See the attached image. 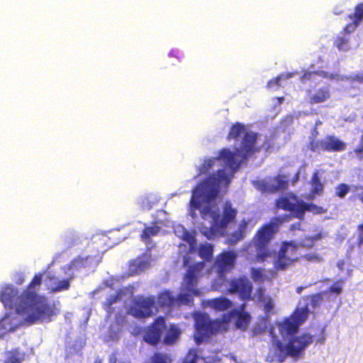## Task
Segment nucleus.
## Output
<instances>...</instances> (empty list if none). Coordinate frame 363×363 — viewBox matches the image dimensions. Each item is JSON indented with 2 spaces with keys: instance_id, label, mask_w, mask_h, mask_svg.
<instances>
[{
  "instance_id": "f257e3e1",
  "label": "nucleus",
  "mask_w": 363,
  "mask_h": 363,
  "mask_svg": "<svg viewBox=\"0 0 363 363\" xmlns=\"http://www.w3.org/2000/svg\"><path fill=\"white\" fill-rule=\"evenodd\" d=\"M41 273L35 274L26 289L18 295V291L11 284L4 285L0 291V301L6 308H14L16 313L23 315V324L27 326L50 321L55 315L54 308L45 297L38 294L42 284Z\"/></svg>"
},
{
  "instance_id": "f03ea898",
  "label": "nucleus",
  "mask_w": 363,
  "mask_h": 363,
  "mask_svg": "<svg viewBox=\"0 0 363 363\" xmlns=\"http://www.w3.org/2000/svg\"><path fill=\"white\" fill-rule=\"evenodd\" d=\"M241 136L240 146L233 152L235 157L238 156L240 158L239 161L237 160L240 164L251 157H255V155L259 152L262 148L267 151L272 147L271 142L267 138L261 145H258L257 144L258 133L247 130L244 124L237 122L230 127L227 140L229 141L238 140Z\"/></svg>"
},
{
  "instance_id": "7ed1b4c3",
  "label": "nucleus",
  "mask_w": 363,
  "mask_h": 363,
  "mask_svg": "<svg viewBox=\"0 0 363 363\" xmlns=\"http://www.w3.org/2000/svg\"><path fill=\"white\" fill-rule=\"evenodd\" d=\"M235 317V327L242 331H245L251 321L250 314L247 311L233 309L221 315L220 318L213 320H206L205 318L197 319L196 328L198 334L202 337H209L219 332H225L228 330L230 319Z\"/></svg>"
},
{
  "instance_id": "20e7f679",
  "label": "nucleus",
  "mask_w": 363,
  "mask_h": 363,
  "mask_svg": "<svg viewBox=\"0 0 363 363\" xmlns=\"http://www.w3.org/2000/svg\"><path fill=\"white\" fill-rule=\"evenodd\" d=\"M289 218V216L283 218L274 217L257 230L252 239V244L256 252L255 259L257 262H263L272 257L269 244L278 233L282 223L288 220Z\"/></svg>"
},
{
  "instance_id": "39448f33",
  "label": "nucleus",
  "mask_w": 363,
  "mask_h": 363,
  "mask_svg": "<svg viewBox=\"0 0 363 363\" xmlns=\"http://www.w3.org/2000/svg\"><path fill=\"white\" fill-rule=\"evenodd\" d=\"M312 342L313 336L308 333L291 337L286 345L278 339H274L270 348L273 354L268 355L266 359L269 362L276 359L277 362L281 363L287 357L296 358Z\"/></svg>"
},
{
  "instance_id": "423d86ee",
  "label": "nucleus",
  "mask_w": 363,
  "mask_h": 363,
  "mask_svg": "<svg viewBox=\"0 0 363 363\" xmlns=\"http://www.w3.org/2000/svg\"><path fill=\"white\" fill-rule=\"evenodd\" d=\"M277 208L289 211L291 217L302 220L306 212H313L318 209L313 203L304 202L295 194L281 197L276 201Z\"/></svg>"
},
{
  "instance_id": "0eeeda50",
  "label": "nucleus",
  "mask_w": 363,
  "mask_h": 363,
  "mask_svg": "<svg viewBox=\"0 0 363 363\" xmlns=\"http://www.w3.org/2000/svg\"><path fill=\"white\" fill-rule=\"evenodd\" d=\"M237 213V210L233 208L231 203L226 201L223 206L222 217L216 220V223L211 224L209 228L203 227L201 230V233L208 239H213L221 235L222 231L228 224L235 220Z\"/></svg>"
},
{
  "instance_id": "6e6552de",
  "label": "nucleus",
  "mask_w": 363,
  "mask_h": 363,
  "mask_svg": "<svg viewBox=\"0 0 363 363\" xmlns=\"http://www.w3.org/2000/svg\"><path fill=\"white\" fill-rule=\"evenodd\" d=\"M309 314V309L307 306L296 307L294 312L283 320L278 325L280 334L283 336L295 335L300 326L307 320Z\"/></svg>"
},
{
  "instance_id": "1a4fd4ad",
  "label": "nucleus",
  "mask_w": 363,
  "mask_h": 363,
  "mask_svg": "<svg viewBox=\"0 0 363 363\" xmlns=\"http://www.w3.org/2000/svg\"><path fill=\"white\" fill-rule=\"evenodd\" d=\"M223 160L225 165L232 170L233 174L240 167V163L237 162L235 155L228 148H223L219 151L216 157L204 160L203 162L198 167V175L207 174L213 167L217 161Z\"/></svg>"
},
{
  "instance_id": "9d476101",
  "label": "nucleus",
  "mask_w": 363,
  "mask_h": 363,
  "mask_svg": "<svg viewBox=\"0 0 363 363\" xmlns=\"http://www.w3.org/2000/svg\"><path fill=\"white\" fill-rule=\"evenodd\" d=\"M298 259V245L292 241L284 242L274 260V268L277 271L285 270Z\"/></svg>"
},
{
  "instance_id": "9b49d317",
  "label": "nucleus",
  "mask_w": 363,
  "mask_h": 363,
  "mask_svg": "<svg viewBox=\"0 0 363 363\" xmlns=\"http://www.w3.org/2000/svg\"><path fill=\"white\" fill-rule=\"evenodd\" d=\"M156 300L155 296H140L134 298L128 309V313L136 318H146L154 314Z\"/></svg>"
},
{
  "instance_id": "f8f14e48",
  "label": "nucleus",
  "mask_w": 363,
  "mask_h": 363,
  "mask_svg": "<svg viewBox=\"0 0 363 363\" xmlns=\"http://www.w3.org/2000/svg\"><path fill=\"white\" fill-rule=\"evenodd\" d=\"M230 181L231 177L223 169L210 174L202 183L206 196L209 199L215 198L218 193L219 186L228 185Z\"/></svg>"
},
{
  "instance_id": "ddd939ff",
  "label": "nucleus",
  "mask_w": 363,
  "mask_h": 363,
  "mask_svg": "<svg viewBox=\"0 0 363 363\" xmlns=\"http://www.w3.org/2000/svg\"><path fill=\"white\" fill-rule=\"evenodd\" d=\"M237 257L233 250H225L216 256L213 267L220 278L224 279L226 274L234 269Z\"/></svg>"
},
{
  "instance_id": "4468645a",
  "label": "nucleus",
  "mask_w": 363,
  "mask_h": 363,
  "mask_svg": "<svg viewBox=\"0 0 363 363\" xmlns=\"http://www.w3.org/2000/svg\"><path fill=\"white\" fill-rule=\"evenodd\" d=\"M252 284L245 276L234 277L229 281L228 291L230 294H238L244 301L253 300L252 296Z\"/></svg>"
},
{
  "instance_id": "2eb2a0df",
  "label": "nucleus",
  "mask_w": 363,
  "mask_h": 363,
  "mask_svg": "<svg viewBox=\"0 0 363 363\" xmlns=\"http://www.w3.org/2000/svg\"><path fill=\"white\" fill-rule=\"evenodd\" d=\"M167 328L166 320L163 316H158L145 329L143 340L147 344L156 346L161 341L164 330Z\"/></svg>"
},
{
  "instance_id": "dca6fc26",
  "label": "nucleus",
  "mask_w": 363,
  "mask_h": 363,
  "mask_svg": "<svg viewBox=\"0 0 363 363\" xmlns=\"http://www.w3.org/2000/svg\"><path fill=\"white\" fill-rule=\"evenodd\" d=\"M206 266L203 261L199 262L190 266L184 278V289L189 292L198 295L199 291L196 289L198 283V278L202 274V272Z\"/></svg>"
},
{
  "instance_id": "f3484780",
  "label": "nucleus",
  "mask_w": 363,
  "mask_h": 363,
  "mask_svg": "<svg viewBox=\"0 0 363 363\" xmlns=\"http://www.w3.org/2000/svg\"><path fill=\"white\" fill-rule=\"evenodd\" d=\"M343 285V281H333L327 279L321 281V286H319L321 289L319 291V301L326 299L328 301H335L337 296L342 293Z\"/></svg>"
},
{
  "instance_id": "a211bd4d",
  "label": "nucleus",
  "mask_w": 363,
  "mask_h": 363,
  "mask_svg": "<svg viewBox=\"0 0 363 363\" xmlns=\"http://www.w3.org/2000/svg\"><path fill=\"white\" fill-rule=\"evenodd\" d=\"M347 18L350 19L352 22L347 23L343 28V33L345 34H350L355 31L363 21V2L357 4L354 6L353 13L348 15Z\"/></svg>"
},
{
  "instance_id": "6ab92c4d",
  "label": "nucleus",
  "mask_w": 363,
  "mask_h": 363,
  "mask_svg": "<svg viewBox=\"0 0 363 363\" xmlns=\"http://www.w3.org/2000/svg\"><path fill=\"white\" fill-rule=\"evenodd\" d=\"M288 180L286 175L278 174L269 178L263 183L264 189L270 193L284 190L288 187Z\"/></svg>"
},
{
  "instance_id": "aec40b11",
  "label": "nucleus",
  "mask_w": 363,
  "mask_h": 363,
  "mask_svg": "<svg viewBox=\"0 0 363 363\" xmlns=\"http://www.w3.org/2000/svg\"><path fill=\"white\" fill-rule=\"evenodd\" d=\"M190 203L192 208L200 211L202 218L207 219L208 218H211L213 220L211 224H214L216 220L220 218V213L218 211H213L210 206H202L200 201L194 194L191 199Z\"/></svg>"
},
{
  "instance_id": "412c9836",
  "label": "nucleus",
  "mask_w": 363,
  "mask_h": 363,
  "mask_svg": "<svg viewBox=\"0 0 363 363\" xmlns=\"http://www.w3.org/2000/svg\"><path fill=\"white\" fill-rule=\"evenodd\" d=\"M207 306L216 311H224L231 308L233 306L232 301L226 297L220 296L209 299L206 303Z\"/></svg>"
},
{
  "instance_id": "4be33fe9",
  "label": "nucleus",
  "mask_w": 363,
  "mask_h": 363,
  "mask_svg": "<svg viewBox=\"0 0 363 363\" xmlns=\"http://www.w3.org/2000/svg\"><path fill=\"white\" fill-rule=\"evenodd\" d=\"M320 145L325 150L341 151L345 148V143L333 136H328L323 139Z\"/></svg>"
},
{
  "instance_id": "5701e85b",
  "label": "nucleus",
  "mask_w": 363,
  "mask_h": 363,
  "mask_svg": "<svg viewBox=\"0 0 363 363\" xmlns=\"http://www.w3.org/2000/svg\"><path fill=\"white\" fill-rule=\"evenodd\" d=\"M182 334L181 329L175 324H171L167 330L163 343L167 345H172L176 343Z\"/></svg>"
},
{
  "instance_id": "b1692460",
  "label": "nucleus",
  "mask_w": 363,
  "mask_h": 363,
  "mask_svg": "<svg viewBox=\"0 0 363 363\" xmlns=\"http://www.w3.org/2000/svg\"><path fill=\"white\" fill-rule=\"evenodd\" d=\"M161 228L157 225L156 222H153L151 225L145 226L140 234L141 240L147 243L152 237L156 236L159 234Z\"/></svg>"
},
{
  "instance_id": "393cba45",
  "label": "nucleus",
  "mask_w": 363,
  "mask_h": 363,
  "mask_svg": "<svg viewBox=\"0 0 363 363\" xmlns=\"http://www.w3.org/2000/svg\"><path fill=\"white\" fill-rule=\"evenodd\" d=\"M157 302L162 307H172L177 304L176 297L169 291L161 292L157 296Z\"/></svg>"
},
{
  "instance_id": "a878e982",
  "label": "nucleus",
  "mask_w": 363,
  "mask_h": 363,
  "mask_svg": "<svg viewBox=\"0 0 363 363\" xmlns=\"http://www.w3.org/2000/svg\"><path fill=\"white\" fill-rule=\"evenodd\" d=\"M122 294L123 292L121 290H118L115 294L107 297L106 301L103 303V308L109 315L113 313L114 308L112 307V306L121 299Z\"/></svg>"
},
{
  "instance_id": "bb28decb",
  "label": "nucleus",
  "mask_w": 363,
  "mask_h": 363,
  "mask_svg": "<svg viewBox=\"0 0 363 363\" xmlns=\"http://www.w3.org/2000/svg\"><path fill=\"white\" fill-rule=\"evenodd\" d=\"M198 252L199 255L204 261H211L213 254V246L210 243H202L199 245Z\"/></svg>"
},
{
  "instance_id": "cd10ccee",
  "label": "nucleus",
  "mask_w": 363,
  "mask_h": 363,
  "mask_svg": "<svg viewBox=\"0 0 363 363\" xmlns=\"http://www.w3.org/2000/svg\"><path fill=\"white\" fill-rule=\"evenodd\" d=\"M247 225L248 221L246 220L245 219H242L240 221L238 230L233 233L231 235L232 240L233 242H238L244 238Z\"/></svg>"
},
{
  "instance_id": "c85d7f7f",
  "label": "nucleus",
  "mask_w": 363,
  "mask_h": 363,
  "mask_svg": "<svg viewBox=\"0 0 363 363\" xmlns=\"http://www.w3.org/2000/svg\"><path fill=\"white\" fill-rule=\"evenodd\" d=\"M89 256L84 257L79 256L71 262L70 267L73 269H79L86 267L89 265Z\"/></svg>"
},
{
  "instance_id": "c756f323",
  "label": "nucleus",
  "mask_w": 363,
  "mask_h": 363,
  "mask_svg": "<svg viewBox=\"0 0 363 363\" xmlns=\"http://www.w3.org/2000/svg\"><path fill=\"white\" fill-rule=\"evenodd\" d=\"M182 238L189 244L190 251H194L196 249V240L188 230H185L183 232Z\"/></svg>"
},
{
  "instance_id": "7c9ffc66",
  "label": "nucleus",
  "mask_w": 363,
  "mask_h": 363,
  "mask_svg": "<svg viewBox=\"0 0 363 363\" xmlns=\"http://www.w3.org/2000/svg\"><path fill=\"white\" fill-rule=\"evenodd\" d=\"M69 286V279H63L55 282L54 286L50 289V291L55 293L67 290Z\"/></svg>"
},
{
  "instance_id": "2f4dec72",
  "label": "nucleus",
  "mask_w": 363,
  "mask_h": 363,
  "mask_svg": "<svg viewBox=\"0 0 363 363\" xmlns=\"http://www.w3.org/2000/svg\"><path fill=\"white\" fill-rule=\"evenodd\" d=\"M176 306L187 305L191 306L193 304L194 298L189 294H179L176 298Z\"/></svg>"
},
{
  "instance_id": "473e14b6",
  "label": "nucleus",
  "mask_w": 363,
  "mask_h": 363,
  "mask_svg": "<svg viewBox=\"0 0 363 363\" xmlns=\"http://www.w3.org/2000/svg\"><path fill=\"white\" fill-rule=\"evenodd\" d=\"M335 44L336 47L343 51H347L350 49L349 38L344 36H338L335 39Z\"/></svg>"
},
{
  "instance_id": "72a5a7b5",
  "label": "nucleus",
  "mask_w": 363,
  "mask_h": 363,
  "mask_svg": "<svg viewBox=\"0 0 363 363\" xmlns=\"http://www.w3.org/2000/svg\"><path fill=\"white\" fill-rule=\"evenodd\" d=\"M144 263L142 261L133 260L130 263L129 269L133 274H139L143 270Z\"/></svg>"
},
{
  "instance_id": "f704fd0d",
  "label": "nucleus",
  "mask_w": 363,
  "mask_h": 363,
  "mask_svg": "<svg viewBox=\"0 0 363 363\" xmlns=\"http://www.w3.org/2000/svg\"><path fill=\"white\" fill-rule=\"evenodd\" d=\"M22 360V354L16 350L10 352L7 358L8 363H21Z\"/></svg>"
},
{
  "instance_id": "c9c22d12",
  "label": "nucleus",
  "mask_w": 363,
  "mask_h": 363,
  "mask_svg": "<svg viewBox=\"0 0 363 363\" xmlns=\"http://www.w3.org/2000/svg\"><path fill=\"white\" fill-rule=\"evenodd\" d=\"M264 303V311L266 314H269L274 308V303L272 299L269 297L266 298L265 301H262Z\"/></svg>"
},
{
  "instance_id": "e433bc0d",
  "label": "nucleus",
  "mask_w": 363,
  "mask_h": 363,
  "mask_svg": "<svg viewBox=\"0 0 363 363\" xmlns=\"http://www.w3.org/2000/svg\"><path fill=\"white\" fill-rule=\"evenodd\" d=\"M330 94L328 88H322L319 90V103L326 101L330 98Z\"/></svg>"
},
{
  "instance_id": "4c0bfd02",
  "label": "nucleus",
  "mask_w": 363,
  "mask_h": 363,
  "mask_svg": "<svg viewBox=\"0 0 363 363\" xmlns=\"http://www.w3.org/2000/svg\"><path fill=\"white\" fill-rule=\"evenodd\" d=\"M256 296L259 302L265 301L266 298H269L265 296V289L264 287H259L256 291Z\"/></svg>"
},
{
  "instance_id": "58836bf2",
  "label": "nucleus",
  "mask_w": 363,
  "mask_h": 363,
  "mask_svg": "<svg viewBox=\"0 0 363 363\" xmlns=\"http://www.w3.org/2000/svg\"><path fill=\"white\" fill-rule=\"evenodd\" d=\"M150 363H167L165 357L160 353H155L151 358Z\"/></svg>"
},
{
  "instance_id": "ea45409f",
  "label": "nucleus",
  "mask_w": 363,
  "mask_h": 363,
  "mask_svg": "<svg viewBox=\"0 0 363 363\" xmlns=\"http://www.w3.org/2000/svg\"><path fill=\"white\" fill-rule=\"evenodd\" d=\"M319 76L322 77L323 78L325 79H338V74H334V73H328L325 71H320L319 70Z\"/></svg>"
},
{
  "instance_id": "a19ab883",
  "label": "nucleus",
  "mask_w": 363,
  "mask_h": 363,
  "mask_svg": "<svg viewBox=\"0 0 363 363\" xmlns=\"http://www.w3.org/2000/svg\"><path fill=\"white\" fill-rule=\"evenodd\" d=\"M348 186L345 184H341L338 186V188L337 189V194L340 196V197H344L346 194L348 192Z\"/></svg>"
},
{
  "instance_id": "79ce46f5",
  "label": "nucleus",
  "mask_w": 363,
  "mask_h": 363,
  "mask_svg": "<svg viewBox=\"0 0 363 363\" xmlns=\"http://www.w3.org/2000/svg\"><path fill=\"white\" fill-rule=\"evenodd\" d=\"M14 281L16 284L21 285L25 281V275L21 272L16 273Z\"/></svg>"
},
{
  "instance_id": "37998d69",
  "label": "nucleus",
  "mask_w": 363,
  "mask_h": 363,
  "mask_svg": "<svg viewBox=\"0 0 363 363\" xmlns=\"http://www.w3.org/2000/svg\"><path fill=\"white\" fill-rule=\"evenodd\" d=\"M358 245L359 248H363V225L359 228V235L358 238Z\"/></svg>"
},
{
  "instance_id": "c03bdc74",
  "label": "nucleus",
  "mask_w": 363,
  "mask_h": 363,
  "mask_svg": "<svg viewBox=\"0 0 363 363\" xmlns=\"http://www.w3.org/2000/svg\"><path fill=\"white\" fill-rule=\"evenodd\" d=\"M300 228H301V223L300 222L293 223L290 227V229L291 230H300Z\"/></svg>"
},
{
  "instance_id": "a18cd8bd",
  "label": "nucleus",
  "mask_w": 363,
  "mask_h": 363,
  "mask_svg": "<svg viewBox=\"0 0 363 363\" xmlns=\"http://www.w3.org/2000/svg\"><path fill=\"white\" fill-rule=\"evenodd\" d=\"M262 275V272L259 269H253L252 270V276H253V278L255 279L257 277H259Z\"/></svg>"
},
{
  "instance_id": "49530a36",
  "label": "nucleus",
  "mask_w": 363,
  "mask_h": 363,
  "mask_svg": "<svg viewBox=\"0 0 363 363\" xmlns=\"http://www.w3.org/2000/svg\"><path fill=\"white\" fill-rule=\"evenodd\" d=\"M312 182L315 185L318 184V172H315L312 177Z\"/></svg>"
},
{
  "instance_id": "de8ad7c7",
  "label": "nucleus",
  "mask_w": 363,
  "mask_h": 363,
  "mask_svg": "<svg viewBox=\"0 0 363 363\" xmlns=\"http://www.w3.org/2000/svg\"><path fill=\"white\" fill-rule=\"evenodd\" d=\"M141 206H142L143 208H145L146 207L147 209H150L152 208V205H150V204H147L146 205L145 204V200H143L141 201Z\"/></svg>"
},
{
  "instance_id": "09e8293b",
  "label": "nucleus",
  "mask_w": 363,
  "mask_h": 363,
  "mask_svg": "<svg viewBox=\"0 0 363 363\" xmlns=\"http://www.w3.org/2000/svg\"><path fill=\"white\" fill-rule=\"evenodd\" d=\"M344 264H345V263H344V262H343V261H339V262H337V267H338V268H339L340 269L342 270Z\"/></svg>"
},
{
  "instance_id": "8fccbe9b",
  "label": "nucleus",
  "mask_w": 363,
  "mask_h": 363,
  "mask_svg": "<svg viewBox=\"0 0 363 363\" xmlns=\"http://www.w3.org/2000/svg\"><path fill=\"white\" fill-rule=\"evenodd\" d=\"M245 307H246V303H242V304L240 306L239 309H237V310H238V311H245Z\"/></svg>"
},
{
  "instance_id": "3c124183",
  "label": "nucleus",
  "mask_w": 363,
  "mask_h": 363,
  "mask_svg": "<svg viewBox=\"0 0 363 363\" xmlns=\"http://www.w3.org/2000/svg\"><path fill=\"white\" fill-rule=\"evenodd\" d=\"M355 79H357L360 82H363V74L362 76L357 75Z\"/></svg>"
},
{
  "instance_id": "603ef678",
  "label": "nucleus",
  "mask_w": 363,
  "mask_h": 363,
  "mask_svg": "<svg viewBox=\"0 0 363 363\" xmlns=\"http://www.w3.org/2000/svg\"><path fill=\"white\" fill-rule=\"evenodd\" d=\"M309 146H310V149H311V150H313V151H314V150H315V145H313V142H311V143H309Z\"/></svg>"
},
{
  "instance_id": "864d4df0",
  "label": "nucleus",
  "mask_w": 363,
  "mask_h": 363,
  "mask_svg": "<svg viewBox=\"0 0 363 363\" xmlns=\"http://www.w3.org/2000/svg\"><path fill=\"white\" fill-rule=\"evenodd\" d=\"M325 341V337H319L318 342L319 343H323Z\"/></svg>"
},
{
  "instance_id": "5fc2aeb1",
  "label": "nucleus",
  "mask_w": 363,
  "mask_h": 363,
  "mask_svg": "<svg viewBox=\"0 0 363 363\" xmlns=\"http://www.w3.org/2000/svg\"><path fill=\"white\" fill-rule=\"evenodd\" d=\"M183 363H196V360L195 359H192L189 362H184Z\"/></svg>"
},
{
  "instance_id": "6e6d98bb",
  "label": "nucleus",
  "mask_w": 363,
  "mask_h": 363,
  "mask_svg": "<svg viewBox=\"0 0 363 363\" xmlns=\"http://www.w3.org/2000/svg\"><path fill=\"white\" fill-rule=\"evenodd\" d=\"M313 191L314 193L318 192V187H317V186H313Z\"/></svg>"
},
{
  "instance_id": "4d7b16f0",
  "label": "nucleus",
  "mask_w": 363,
  "mask_h": 363,
  "mask_svg": "<svg viewBox=\"0 0 363 363\" xmlns=\"http://www.w3.org/2000/svg\"><path fill=\"white\" fill-rule=\"evenodd\" d=\"M360 200L363 202V192L361 194H359Z\"/></svg>"
},
{
  "instance_id": "13d9d810",
  "label": "nucleus",
  "mask_w": 363,
  "mask_h": 363,
  "mask_svg": "<svg viewBox=\"0 0 363 363\" xmlns=\"http://www.w3.org/2000/svg\"><path fill=\"white\" fill-rule=\"evenodd\" d=\"M184 265H187V264H188V259L187 258L184 259Z\"/></svg>"
},
{
  "instance_id": "bf43d9fd",
  "label": "nucleus",
  "mask_w": 363,
  "mask_h": 363,
  "mask_svg": "<svg viewBox=\"0 0 363 363\" xmlns=\"http://www.w3.org/2000/svg\"><path fill=\"white\" fill-rule=\"evenodd\" d=\"M78 240H79V238L78 236H76V238L74 240V242H77Z\"/></svg>"
},
{
  "instance_id": "052dcab7",
  "label": "nucleus",
  "mask_w": 363,
  "mask_h": 363,
  "mask_svg": "<svg viewBox=\"0 0 363 363\" xmlns=\"http://www.w3.org/2000/svg\"><path fill=\"white\" fill-rule=\"evenodd\" d=\"M120 363H130V361H123V362H121Z\"/></svg>"
},
{
  "instance_id": "680f3d73",
  "label": "nucleus",
  "mask_w": 363,
  "mask_h": 363,
  "mask_svg": "<svg viewBox=\"0 0 363 363\" xmlns=\"http://www.w3.org/2000/svg\"><path fill=\"white\" fill-rule=\"evenodd\" d=\"M321 212H322V208H320V207H319V211H318L319 214H320Z\"/></svg>"
},
{
  "instance_id": "e2e57ef3",
  "label": "nucleus",
  "mask_w": 363,
  "mask_h": 363,
  "mask_svg": "<svg viewBox=\"0 0 363 363\" xmlns=\"http://www.w3.org/2000/svg\"><path fill=\"white\" fill-rule=\"evenodd\" d=\"M356 151H357V152H362V151H363V149L357 150Z\"/></svg>"
},
{
  "instance_id": "0e129e2a",
  "label": "nucleus",
  "mask_w": 363,
  "mask_h": 363,
  "mask_svg": "<svg viewBox=\"0 0 363 363\" xmlns=\"http://www.w3.org/2000/svg\"><path fill=\"white\" fill-rule=\"evenodd\" d=\"M301 288H298V292H300V291H301Z\"/></svg>"
},
{
  "instance_id": "69168bd1",
  "label": "nucleus",
  "mask_w": 363,
  "mask_h": 363,
  "mask_svg": "<svg viewBox=\"0 0 363 363\" xmlns=\"http://www.w3.org/2000/svg\"><path fill=\"white\" fill-rule=\"evenodd\" d=\"M296 178L298 177V172L296 173Z\"/></svg>"
},
{
  "instance_id": "338daca9",
  "label": "nucleus",
  "mask_w": 363,
  "mask_h": 363,
  "mask_svg": "<svg viewBox=\"0 0 363 363\" xmlns=\"http://www.w3.org/2000/svg\"><path fill=\"white\" fill-rule=\"evenodd\" d=\"M318 237H319V239H320V237H321L320 233H319Z\"/></svg>"
},
{
  "instance_id": "774afa93",
  "label": "nucleus",
  "mask_w": 363,
  "mask_h": 363,
  "mask_svg": "<svg viewBox=\"0 0 363 363\" xmlns=\"http://www.w3.org/2000/svg\"><path fill=\"white\" fill-rule=\"evenodd\" d=\"M318 191H320V188L318 189Z\"/></svg>"
}]
</instances>
